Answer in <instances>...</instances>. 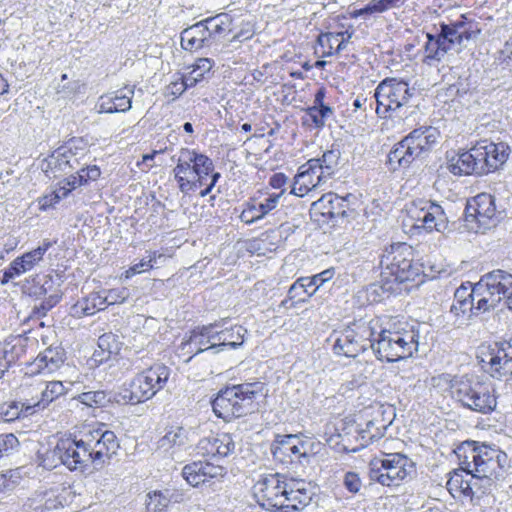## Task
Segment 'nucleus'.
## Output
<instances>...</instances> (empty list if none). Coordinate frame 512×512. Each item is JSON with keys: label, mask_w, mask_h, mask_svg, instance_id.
<instances>
[{"label": "nucleus", "mask_w": 512, "mask_h": 512, "mask_svg": "<svg viewBox=\"0 0 512 512\" xmlns=\"http://www.w3.org/2000/svg\"><path fill=\"white\" fill-rule=\"evenodd\" d=\"M480 33L478 24L472 21L440 22L434 32L426 33L423 63L433 66L450 56L460 54Z\"/></svg>", "instance_id": "obj_2"}, {"label": "nucleus", "mask_w": 512, "mask_h": 512, "mask_svg": "<svg viewBox=\"0 0 512 512\" xmlns=\"http://www.w3.org/2000/svg\"><path fill=\"white\" fill-rule=\"evenodd\" d=\"M284 190L279 193L269 195L263 202L258 205L247 204V208L240 214V219L246 224H253L263 219L267 214L274 210L281 199Z\"/></svg>", "instance_id": "obj_31"}, {"label": "nucleus", "mask_w": 512, "mask_h": 512, "mask_svg": "<svg viewBox=\"0 0 512 512\" xmlns=\"http://www.w3.org/2000/svg\"><path fill=\"white\" fill-rule=\"evenodd\" d=\"M265 384L260 381L244 382L221 389L212 401V408L218 418L229 422L250 413L254 401L264 392Z\"/></svg>", "instance_id": "obj_4"}, {"label": "nucleus", "mask_w": 512, "mask_h": 512, "mask_svg": "<svg viewBox=\"0 0 512 512\" xmlns=\"http://www.w3.org/2000/svg\"><path fill=\"white\" fill-rule=\"evenodd\" d=\"M213 60L209 58H199L195 61V63L192 65V72H195V74H200L201 79L204 77V74L209 72L213 67Z\"/></svg>", "instance_id": "obj_59"}, {"label": "nucleus", "mask_w": 512, "mask_h": 512, "mask_svg": "<svg viewBox=\"0 0 512 512\" xmlns=\"http://www.w3.org/2000/svg\"><path fill=\"white\" fill-rule=\"evenodd\" d=\"M311 446L309 443H303L298 435H278L271 451L274 458L285 462L289 458L290 462L298 461L308 463L311 456Z\"/></svg>", "instance_id": "obj_20"}, {"label": "nucleus", "mask_w": 512, "mask_h": 512, "mask_svg": "<svg viewBox=\"0 0 512 512\" xmlns=\"http://www.w3.org/2000/svg\"><path fill=\"white\" fill-rule=\"evenodd\" d=\"M23 404L13 402L9 404L6 408H0V415L5 422H12L18 419L22 413Z\"/></svg>", "instance_id": "obj_56"}, {"label": "nucleus", "mask_w": 512, "mask_h": 512, "mask_svg": "<svg viewBox=\"0 0 512 512\" xmlns=\"http://www.w3.org/2000/svg\"><path fill=\"white\" fill-rule=\"evenodd\" d=\"M340 159V152L337 150L325 151L321 158H312L320 162L319 169L324 176L329 179L337 169Z\"/></svg>", "instance_id": "obj_42"}, {"label": "nucleus", "mask_w": 512, "mask_h": 512, "mask_svg": "<svg viewBox=\"0 0 512 512\" xmlns=\"http://www.w3.org/2000/svg\"><path fill=\"white\" fill-rule=\"evenodd\" d=\"M60 200H61V196H58L57 194H55V192H52L48 195H45V196L39 198V207L41 210L45 211V210L49 209L50 207H53Z\"/></svg>", "instance_id": "obj_62"}, {"label": "nucleus", "mask_w": 512, "mask_h": 512, "mask_svg": "<svg viewBox=\"0 0 512 512\" xmlns=\"http://www.w3.org/2000/svg\"><path fill=\"white\" fill-rule=\"evenodd\" d=\"M474 285L478 308L490 312L512 294V273L494 269L483 274Z\"/></svg>", "instance_id": "obj_10"}, {"label": "nucleus", "mask_w": 512, "mask_h": 512, "mask_svg": "<svg viewBox=\"0 0 512 512\" xmlns=\"http://www.w3.org/2000/svg\"><path fill=\"white\" fill-rule=\"evenodd\" d=\"M65 393V388L60 381H52L46 384L45 389L42 391L41 399L34 407L44 409L50 402L57 399Z\"/></svg>", "instance_id": "obj_43"}, {"label": "nucleus", "mask_w": 512, "mask_h": 512, "mask_svg": "<svg viewBox=\"0 0 512 512\" xmlns=\"http://www.w3.org/2000/svg\"><path fill=\"white\" fill-rule=\"evenodd\" d=\"M318 160H308L299 167L294 178L291 193L298 196H305L310 190L322 185L328 179L320 172Z\"/></svg>", "instance_id": "obj_21"}, {"label": "nucleus", "mask_w": 512, "mask_h": 512, "mask_svg": "<svg viewBox=\"0 0 512 512\" xmlns=\"http://www.w3.org/2000/svg\"><path fill=\"white\" fill-rule=\"evenodd\" d=\"M174 493L169 490L153 491L147 495L146 501L147 512H165L173 500Z\"/></svg>", "instance_id": "obj_38"}, {"label": "nucleus", "mask_w": 512, "mask_h": 512, "mask_svg": "<svg viewBox=\"0 0 512 512\" xmlns=\"http://www.w3.org/2000/svg\"><path fill=\"white\" fill-rule=\"evenodd\" d=\"M343 484L345 488L353 494L359 492L362 486L361 479L355 472H347L344 476Z\"/></svg>", "instance_id": "obj_58"}, {"label": "nucleus", "mask_w": 512, "mask_h": 512, "mask_svg": "<svg viewBox=\"0 0 512 512\" xmlns=\"http://www.w3.org/2000/svg\"><path fill=\"white\" fill-rule=\"evenodd\" d=\"M65 356L66 353L61 346L51 345L37 356L34 363L39 371L46 370L47 373H52L63 364Z\"/></svg>", "instance_id": "obj_33"}, {"label": "nucleus", "mask_w": 512, "mask_h": 512, "mask_svg": "<svg viewBox=\"0 0 512 512\" xmlns=\"http://www.w3.org/2000/svg\"><path fill=\"white\" fill-rule=\"evenodd\" d=\"M422 153L420 152L417 144H414L408 136H405L401 141L396 143L390 150L387 156V162L389 170L395 172L400 169H406L419 157Z\"/></svg>", "instance_id": "obj_24"}, {"label": "nucleus", "mask_w": 512, "mask_h": 512, "mask_svg": "<svg viewBox=\"0 0 512 512\" xmlns=\"http://www.w3.org/2000/svg\"><path fill=\"white\" fill-rule=\"evenodd\" d=\"M369 478L386 487H398L416 474V464L402 453L384 454L369 464Z\"/></svg>", "instance_id": "obj_9"}, {"label": "nucleus", "mask_w": 512, "mask_h": 512, "mask_svg": "<svg viewBox=\"0 0 512 512\" xmlns=\"http://www.w3.org/2000/svg\"><path fill=\"white\" fill-rule=\"evenodd\" d=\"M335 275V268H328L318 274H315L310 277V279H306L309 283H313L315 288L308 294V297H311L316 293V291L322 287L326 282L330 281Z\"/></svg>", "instance_id": "obj_50"}, {"label": "nucleus", "mask_w": 512, "mask_h": 512, "mask_svg": "<svg viewBox=\"0 0 512 512\" xmlns=\"http://www.w3.org/2000/svg\"><path fill=\"white\" fill-rule=\"evenodd\" d=\"M47 168L65 171L66 168L74 169L75 163H78L77 159L74 158V154L71 149L62 147L53 152L47 159Z\"/></svg>", "instance_id": "obj_37"}, {"label": "nucleus", "mask_w": 512, "mask_h": 512, "mask_svg": "<svg viewBox=\"0 0 512 512\" xmlns=\"http://www.w3.org/2000/svg\"><path fill=\"white\" fill-rule=\"evenodd\" d=\"M351 36L352 33H349L348 31L338 33H320L317 37L315 53L321 58L330 57L334 53H338L345 49L346 43L349 41Z\"/></svg>", "instance_id": "obj_28"}, {"label": "nucleus", "mask_w": 512, "mask_h": 512, "mask_svg": "<svg viewBox=\"0 0 512 512\" xmlns=\"http://www.w3.org/2000/svg\"><path fill=\"white\" fill-rule=\"evenodd\" d=\"M103 296L99 293H91L88 296L77 301L71 307V315L74 317H84L94 315L96 312L105 309Z\"/></svg>", "instance_id": "obj_34"}, {"label": "nucleus", "mask_w": 512, "mask_h": 512, "mask_svg": "<svg viewBox=\"0 0 512 512\" xmlns=\"http://www.w3.org/2000/svg\"><path fill=\"white\" fill-rule=\"evenodd\" d=\"M128 296L129 291L127 288L111 289L105 296H103V301L106 307L108 305L123 303Z\"/></svg>", "instance_id": "obj_53"}, {"label": "nucleus", "mask_w": 512, "mask_h": 512, "mask_svg": "<svg viewBox=\"0 0 512 512\" xmlns=\"http://www.w3.org/2000/svg\"><path fill=\"white\" fill-rule=\"evenodd\" d=\"M496 347L488 361L490 375L500 381H512V341L498 342Z\"/></svg>", "instance_id": "obj_22"}, {"label": "nucleus", "mask_w": 512, "mask_h": 512, "mask_svg": "<svg viewBox=\"0 0 512 512\" xmlns=\"http://www.w3.org/2000/svg\"><path fill=\"white\" fill-rule=\"evenodd\" d=\"M257 503L270 512H284L286 505V480L280 474H269L253 487Z\"/></svg>", "instance_id": "obj_16"}, {"label": "nucleus", "mask_w": 512, "mask_h": 512, "mask_svg": "<svg viewBox=\"0 0 512 512\" xmlns=\"http://www.w3.org/2000/svg\"><path fill=\"white\" fill-rule=\"evenodd\" d=\"M386 428L387 425L383 419L373 418L367 420L364 428H356L355 430L357 434L355 438L357 441H360L359 445L350 448L343 443V449L348 452H357L368 446L371 442L383 437Z\"/></svg>", "instance_id": "obj_29"}, {"label": "nucleus", "mask_w": 512, "mask_h": 512, "mask_svg": "<svg viewBox=\"0 0 512 512\" xmlns=\"http://www.w3.org/2000/svg\"><path fill=\"white\" fill-rule=\"evenodd\" d=\"M41 260V256H39L34 250L17 257L4 270L1 283L6 284L20 275L32 270Z\"/></svg>", "instance_id": "obj_30"}, {"label": "nucleus", "mask_w": 512, "mask_h": 512, "mask_svg": "<svg viewBox=\"0 0 512 512\" xmlns=\"http://www.w3.org/2000/svg\"><path fill=\"white\" fill-rule=\"evenodd\" d=\"M458 379L459 378L452 379L450 374H440L431 378V386L438 393L450 391L453 396L454 384Z\"/></svg>", "instance_id": "obj_48"}, {"label": "nucleus", "mask_w": 512, "mask_h": 512, "mask_svg": "<svg viewBox=\"0 0 512 512\" xmlns=\"http://www.w3.org/2000/svg\"><path fill=\"white\" fill-rule=\"evenodd\" d=\"M407 136L417 144L420 152L425 154L437 143L440 132L437 128L428 126L414 129Z\"/></svg>", "instance_id": "obj_35"}, {"label": "nucleus", "mask_w": 512, "mask_h": 512, "mask_svg": "<svg viewBox=\"0 0 512 512\" xmlns=\"http://www.w3.org/2000/svg\"><path fill=\"white\" fill-rule=\"evenodd\" d=\"M495 201V197L488 193H480L467 201L464 221L470 231L484 232L504 217V211L497 208Z\"/></svg>", "instance_id": "obj_13"}, {"label": "nucleus", "mask_w": 512, "mask_h": 512, "mask_svg": "<svg viewBox=\"0 0 512 512\" xmlns=\"http://www.w3.org/2000/svg\"><path fill=\"white\" fill-rule=\"evenodd\" d=\"M17 444L18 439L13 434L10 433L0 435V458L3 457L9 449H12Z\"/></svg>", "instance_id": "obj_61"}, {"label": "nucleus", "mask_w": 512, "mask_h": 512, "mask_svg": "<svg viewBox=\"0 0 512 512\" xmlns=\"http://www.w3.org/2000/svg\"><path fill=\"white\" fill-rule=\"evenodd\" d=\"M81 436L95 469H102L120 448L116 434L106 429L104 424L82 432Z\"/></svg>", "instance_id": "obj_14"}, {"label": "nucleus", "mask_w": 512, "mask_h": 512, "mask_svg": "<svg viewBox=\"0 0 512 512\" xmlns=\"http://www.w3.org/2000/svg\"><path fill=\"white\" fill-rule=\"evenodd\" d=\"M223 474L224 468L222 466L201 461L187 464L182 469L184 479L194 487L204 484L210 479L223 476Z\"/></svg>", "instance_id": "obj_26"}, {"label": "nucleus", "mask_w": 512, "mask_h": 512, "mask_svg": "<svg viewBox=\"0 0 512 512\" xmlns=\"http://www.w3.org/2000/svg\"><path fill=\"white\" fill-rule=\"evenodd\" d=\"M115 101L113 97V92L104 94L99 97L96 109L98 113H108L112 114L114 113L116 107H114Z\"/></svg>", "instance_id": "obj_57"}, {"label": "nucleus", "mask_w": 512, "mask_h": 512, "mask_svg": "<svg viewBox=\"0 0 512 512\" xmlns=\"http://www.w3.org/2000/svg\"><path fill=\"white\" fill-rule=\"evenodd\" d=\"M210 41L209 34L202 21L185 29L181 33V46L185 50H196L208 45Z\"/></svg>", "instance_id": "obj_32"}, {"label": "nucleus", "mask_w": 512, "mask_h": 512, "mask_svg": "<svg viewBox=\"0 0 512 512\" xmlns=\"http://www.w3.org/2000/svg\"><path fill=\"white\" fill-rule=\"evenodd\" d=\"M246 332L247 330L244 329L242 326H233L230 329H222V333H225V336H222V348H238L243 344L244 335Z\"/></svg>", "instance_id": "obj_44"}, {"label": "nucleus", "mask_w": 512, "mask_h": 512, "mask_svg": "<svg viewBox=\"0 0 512 512\" xmlns=\"http://www.w3.org/2000/svg\"><path fill=\"white\" fill-rule=\"evenodd\" d=\"M287 179L284 173H275L270 177L269 184L274 189H281L286 184Z\"/></svg>", "instance_id": "obj_63"}, {"label": "nucleus", "mask_w": 512, "mask_h": 512, "mask_svg": "<svg viewBox=\"0 0 512 512\" xmlns=\"http://www.w3.org/2000/svg\"><path fill=\"white\" fill-rule=\"evenodd\" d=\"M419 332L413 326L393 325L389 328H376L373 352L379 360L396 362L411 357L418 351Z\"/></svg>", "instance_id": "obj_5"}, {"label": "nucleus", "mask_w": 512, "mask_h": 512, "mask_svg": "<svg viewBox=\"0 0 512 512\" xmlns=\"http://www.w3.org/2000/svg\"><path fill=\"white\" fill-rule=\"evenodd\" d=\"M413 93L407 82L395 78L381 81L374 91L376 113L386 118L388 112H395L405 106Z\"/></svg>", "instance_id": "obj_15"}, {"label": "nucleus", "mask_w": 512, "mask_h": 512, "mask_svg": "<svg viewBox=\"0 0 512 512\" xmlns=\"http://www.w3.org/2000/svg\"><path fill=\"white\" fill-rule=\"evenodd\" d=\"M508 147L487 139L478 141L468 151L458 153L448 160L447 168L454 175H485L505 163Z\"/></svg>", "instance_id": "obj_3"}, {"label": "nucleus", "mask_w": 512, "mask_h": 512, "mask_svg": "<svg viewBox=\"0 0 512 512\" xmlns=\"http://www.w3.org/2000/svg\"><path fill=\"white\" fill-rule=\"evenodd\" d=\"M376 328H379L377 320L354 323L353 327H347L335 339L334 353L346 357H356L368 348L373 350Z\"/></svg>", "instance_id": "obj_12"}, {"label": "nucleus", "mask_w": 512, "mask_h": 512, "mask_svg": "<svg viewBox=\"0 0 512 512\" xmlns=\"http://www.w3.org/2000/svg\"><path fill=\"white\" fill-rule=\"evenodd\" d=\"M286 505L284 512L298 511L310 504L314 488L304 480L290 479L286 482Z\"/></svg>", "instance_id": "obj_25"}, {"label": "nucleus", "mask_w": 512, "mask_h": 512, "mask_svg": "<svg viewBox=\"0 0 512 512\" xmlns=\"http://www.w3.org/2000/svg\"><path fill=\"white\" fill-rule=\"evenodd\" d=\"M345 202L344 198L328 193L313 202L311 209L329 220H337L348 216Z\"/></svg>", "instance_id": "obj_27"}, {"label": "nucleus", "mask_w": 512, "mask_h": 512, "mask_svg": "<svg viewBox=\"0 0 512 512\" xmlns=\"http://www.w3.org/2000/svg\"><path fill=\"white\" fill-rule=\"evenodd\" d=\"M453 398L465 408L482 414L492 412L497 405L488 385L467 376L459 377L454 384Z\"/></svg>", "instance_id": "obj_11"}, {"label": "nucleus", "mask_w": 512, "mask_h": 512, "mask_svg": "<svg viewBox=\"0 0 512 512\" xmlns=\"http://www.w3.org/2000/svg\"><path fill=\"white\" fill-rule=\"evenodd\" d=\"M52 458H57L69 470L84 471L91 465V460L82 436L80 438H61L49 452Z\"/></svg>", "instance_id": "obj_18"}, {"label": "nucleus", "mask_w": 512, "mask_h": 512, "mask_svg": "<svg viewBox=\"0 0 512 512\" xmlns=\"http://www.w3.org/2000/svg\"><path fill=\"white\" fill-rule=\"evenodd\" d=\"M123 343L119 340V337L113 333H105L98 339V348L106 356L101 357V361L109 359L113 355H118L122 349Z\"/></svg>", "instance_id": "obj_41"}, {"label": "nucleus", "mask_w": 512, "mask_h": 512, "mask_svg": "<svg viewBox=\"0 0 512 512\" xmlns=\"http://www.w3.org/2000/svg\"><path fill=\"white\" fill-rule=\"evenodd\" d=\"M495 64L502 70L512 73V37L509 38L495 56Z\"/></svg>", "instance_id": "obj_46"}, {"label": "nucleus", "mask_w": 512, "mask_h": 512, "mask_svg": "<svg viewBox=\"0 0 512 512\" xmlns=\"http://www.w3.org/2000/svg\"><path fill=\"white\" fill-rule=\"evenodd\" d=\"M156 259V252H153L149 255V259H142L140 262L134 264L131 266L128 270L125 272V277L130 278L136 274H140L142 272H145L151 268H153L152 262Z\"/></svg>", "instance_id": "obj_54"}, {"label": "nucleus", "mask_w": 512, "mask_h": 512, "mask_svg": "<svg viewBox=\"0 0 512 512\" xmlns=\"http://www.w3.org/2000/svg\"><path fill=\"white\" fill-rule=\"evenodd\" d=\"M188 444L187 431L183 427H172L158 441V448L164 451L176 450L184 448Z\"/></svg>", "instance_id": "obj_36"}, {"label": "nucleus", "mask_w": 512, "mask_h": 512, "mask_svg": "<svg viewBox=\"0 0 512 512\" xmlns=\"http://www.w3.org/2000/svg\"><path fill=\"white\" fill-rule=\"evenodd\" d=\"M209 334V327L199 326L191 331V335L188 341L189 346H197L198 348H202L210 342H206L207 335Z\"/></svg>", "instance_id": "obj_52"}, {"label": "nucleus", "mask_w": 512, "mask_h": 512, "mask_svg": "<svg viewBox=\"0 0 512 512\" xmlns=\"http://www.w3.org/2000/svg\"><path fill=\"white\" fill-rule=\"evenodd\" d=\"M197 453L209 457L213 460H219L227 457L235 449L233 438L228 433H219L202 438L197 446Z\"/></svg>", "instance_id": "obj_23"}, {"label": "nucleus", "mask_w": 512, "mask_h": 512, "mask_svg": "<svg viewBox=\"0 0 512 512\" xmlns=\"http://www.w3.org/2000/svg\"><path fill=\"white\" fill-rule=\"evenodd\" d=\"M373 97H371L370 99H368L367 97L363 96V95H359L357 96V98L354 100L353 102V106L355 109H361L363 108L365 111L367 110V103L369 102V108L372 109V105H373V101H372Z\"/></svg>", "instance_id": "obj_64"}, {"label": "nucleus", "mask_w": 512, "mask_h": 512, "mask_svg": "<svg viewBox=\"0 0 512 512\" xmlns=\"http://www.w3.org/2000/svg\"><path fill=\"white\" fill-rule=\"evenodd\" d=\"M306 279H310V277H302L295 281L288 290V295L290 299H294L299 297V301H305V298L300 297L298 293L299 290L303 291L307 296L310 293L308 288L314 286L313 283H309L308 281H304Z\"/></svg>", "instance_id": "obj_55"}, {"label": "nucleus", "mask_w": 512, "mask_h": 512, "mask_svg": "<svg viewBox=\"0 0 512 512\" xmlns=\"http://www.w3.org/2000/svg\"><path fill=\"white\" fill-rule=\"evenodd\" d=\"M200 81L201 75L190 71L187 75L182 77L181 82H175V86H179V91H185L187 88L195 86Z\"/></svg>", "instance_id": "obj_60"}, {"label": "nucleus", "mask_w": 512, "mask_h": 512, "mask_svg": "<svg viewBox=\"0 0 512 512\" xmlns=\"http://www.w3.org/2000/svg\"><path fill=\"white\" fill-rule=\"evenodd\" d=\"M222 16H216L212 18H207L202 21L207 34H209V38H215L225 32V27L223 26L224 22L222 20Z\"/></svg>", "instance_id": "obj_51"}, {"label": "nucleus", "mask_w": 512, "mask_h": 512, "mask_svg": "<svg viewBox=\"0 0 512 512\" xmlns=\"http://www.w3.org/2000/svg\"><path fill=\"white\" fill-rule=\"evenodd\" d=\"M381 276L387 282L414 281L422 273L421 266L413 262V249L407 243H394L386 247L380 260Z\"/></svg>", "instance_id": "obj_8"}, {"label": "nucleus", "mask_w": 512, "mask_h": 512, "mask_svg": "<svg viewBox=\"0 0 512 512\" xmlns=\"http://www.w3.org/2000/svg\"><path fill=\"white\" fill-rule=\"evenodd\" d=\"M74 399L90 408L105 407L111 402V396L103 390L83 392Z\"/></svg>", "instance_id": "obj_40"}, {"label": "nucleus", "mask_w": 512, "mask_h": 512, "mask_svg": "<svg viewBox=\"0 0 512 512\" xmlns=\"http://www.w3.org/2000/svg\"><path fill=\"white\" fill-rule=\"evenodd\" d=\"M222 336H225V333H222V330H212L207 335L206 342H210V345L206 348H197L194 355H198L200 353L206 352V351H212L214 354L219 353L223 350L222 348Z\"/></svg>", "instance_id": "obj_49"}, {"label": "nucleus", "mask_w": 512, "mask_h": 512, "mask_svg": "<svg viewBox=\"0 0 512 512\" xmlns=\"http://www.w3.org/2000/svg\"><path fill=\"white\" fill-rule=\"evenodd\" d=\"M409 213L418 228H424L427 231L435 230L440 233L450 231L449 220L444 208L431 200H414Z\"/></svg>", "instance_id": "obj_17"}, {"label": "nucleus", "mask_w": 512, "mask_h": 512, "mask_svg": "<svg viewBox=\"0 0 512 512\" xmlns=\"http://www.w3.org/2000/svg\"><path fill=\"white\" fill-rule=\"evenodd\" d=\"M475 285L468 282L460 285L454 293V300L450 307V313L454 316V324L462 326L468 324L472 316L489 312L478 308L479 300L475 295Z\"/></svg>", "instance_id": "obj_19"}, {"label": "nucleus", "mask_w": 512, "mask_h": 512, "mask_svg": "<svg viewBox=\"0 0 512 512\" xmlns=\"http://www.w3.org/2000/svg\"><path fill=\"white\" fill-rule=\"evenodd\" d=\"M405 0H371L363 8L356 10L355 16H368L400 7Z\"/></svg>", "instance_id": "obj_39"}, {"label": "nucleus", "mask_w": 512, "mask_h": 512, "mask_svg": "<svg viewBox=\"0 0 512 512\" xmlns=\"http://www.w3.org/2000/svg\"><path fill=\"white\" fill-rule=\"evenodd\" d=\"M134 96L133 88H123L113 91L114 107H116L114 113L127 112L132 107V98Z\"/></svg>", "instance_id": "obj_45"}, {"label": "nucleus", "mask_w": 512, "mask_h": 512, "mask_svg": "<svg viewBox=\"0 0 512 512\" xmlns=\"http://www.w3.org/2000/svg\"><path fill=\"white\" fill-rule=\"evenodd\" d=\"M307 114L310 116L315 127H323L327 118L333 115V109L327 106H311L307 108Z\"/></svg>", "instance_id": "obj_47"}, {"label": "nucleus", "mask_w": 512, "mask_h": 512, "mask_svg": "<svg viewBox=\"0 0 512 512\" xmlns=\"http://www.w3.org/2000/svg\"><path fill=\"white\" fill-rule=\"evenodd\" d=\"M455 454L459 469L447 482L450 490H458L473 499L489 493L495 483L503 479L509 467L507 454L498 447L476 441H464Z\"/></svg>", "instance_id": "obj_1"}, {"label": "nucleus", "mask_w": 512, "mask_h": 512, "mask_svg": "<svg viewBox=\"0 0 512 512\" xmlns=\"http://www.w3.org/2000/svg\"><path fill=\"white\" fill-rule=\"evenodd\" d=\"M177 164L173 169L174 178L183 193L196 190L205 184L206 177L214 169L213 161L206 155L188 148H181L178 156H172Z\"/></svg>", "instance_id": "obj_6"}, {"label": "nucleus", "mask_w": 512, "mask_h": 512, "mask_svg": "<svg viewBox=\"0 0 512 512\" xmlns=\"http://www.w3.org/2000/svg\"><path fill=\"white\" fill-rule=\"evenodd\" d=\"M170 377V368L162 363H156L138 373L127 386L118 394V402L138 404L151 399L162 390Z\"/></svg>", "instance_id": "obj_7"}]
</instances>
